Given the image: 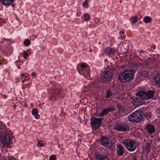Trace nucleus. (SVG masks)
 <instances>
[{
    "label": "nucleus",
    "instance_id": "obj_29",
    "mask_svg": "<svg viewBox=\"0 0 160 160\" xmlns=\"http://www.w3.org/2000/svg\"><path fill=\"white\" fill-rule=\"evenodd\" d=\"M82 5L83 7L87 8L88 7V0H85V1L83 2Z\"/></svg>",
    "mask_w": 160,
    "mask_h": 160
},
{
    "label": "nucleus",
    "instance_id": "obj_31",
    "mask_svg": "<svg viewBox=\"0 0 160 160\" xmlns=\"http://www.w3.org/2000/svg\"><path fill=\"white\" fill-rule=\"evenodd\" d=\"M38 113V110L37 109H33L32 111V114L33 115H35Z\"/></svg>",
    "mask_w": 160,
    "mask_h": 160
},
{
    "label": "nucleus",
    "instance_id": "obj_15",
    "mask_svg": "<svg viewBox=\"0 0 160 160\" xmlns=\"http://www.w3.org/2000/svg\"><path fill=\"white\" fill-rule=\"evenodd\" d=\"M95 157L96 159L98 160H104L108 159L107 155L102 154L99 153H96Z\"/></svg>",
    "mask_w": 160,
    "mask_h": 160
},
{
    "label": "nucleus",
    "instance_id": "obj_50",
    "mask_svg": "<svg viewBox=\"0 0 160 160\" xmlns=\"http://www.w3.org/2000/svg\"><path fill=\"white\" fill-rule=\"evenodd\" d=\"M89 51H90V52H91V49H90Z\"/></svg>",
    "mask_w": 160,
    "mask_h": 160
},
{
    "label": "nucleus",
    "instance_id": "obj_45",
    "mask_svg": "<svg viewBox=\"0 0 160 160\" xmlns=\"http://www.w3.org/2000/svg\"><path fill=\"white\" fill-rule=\"evenodd\" d=\"M24 80H22V82L23 83L24 82L25 80H27L26 79V78H24Z\"/></svg>",
    "mask_w": 160,
    "mask_h": 160
},
{
    "label": "nucleus",
    "instance_id": "obj_6",
    "mask_svg": "<svg viewBox=\"0 0 160 160\" xmlns=\"http://www.w3.org/2000/svg\"><path fill=\"white\" fill-rule=\"evenodd\" d=\"M103 118L92 117L91 119V124L93 129H98L101 125Z\"/></svg>",
    "mask_w": 160,
    "mask_h": 160
},
{
    "label": "nucleus",
    "instance_id": "obj_7",
    "mask_svg": "<svg viewBox=\"0 0 160 160\" xmlns=\"http://www.w3.org/2000/svg\"><path fill=\"white\" fill-rule=\"evenodd\" d=\"M114 128L118 131L126 132L129 130L128 126L125 122H119L117 124Z\"/></svg>",
    "mask_w": 160,
    "mask_h": 160
},
{
    "label": "nucleus",
    "instance_id": "obj_36",
    "mask_svg": "<svg viewBox=\"0 0 160 160\" xmlns=\"http://www.w3.org/2000/svg\"><path fill=\"white\" fill-rule=\"evenodd\" d=\"M117 107L118 108V109L119 110V112H120V110L122 108V106L120 104L118 103L117 105Z\"/></svg>",
    "mask_w": 160,
    "mask_h": 160
},
{
    "label": "nucleus",
    "instance_id": "obj_12",
    "mask_svg": "<svg viewBox=\"0 0 160 160\" xmlns=\"http://www.w3.org/2000/svg\"><path fill=\"white\" fill-rule=\"evenodd\" d=\"M79 73L83 75L86 78L88 79L91 78L89 68H87L84 70H78Z\"/></svg>",
    "mask_w": 160,
    "mask_h": 160
},
{
    "label": "nucleus",
    "instance_id": "obj_16",
    "mask_svg": "<svg viewBox=\"0 0 160 160\" xmlns=\"http://www.w3.org/2000/svg\"><path fill=\"white\" fill-rule=\"evenodd\" d=\"M117 153L120 156L122 155L124 152V150L123 147L120 144L117 145Z\"/></svg>",
    "mask_w": 160,
    "mask_h": 160
},
{
    "label": "nucleus",
    "instance_id": "obj_40",
    "mask_svg": "<svg viewBox=\"0 0 160 160\" xmlns=\"http://www.w3.org/2000/svg\"><path fill=\"white\" fill-rule=\"evenodd\" d=\"M35 115V117L37 119H39L40 117L39 115L38 114H36V115Z\"/></svg>",
    "mask_w": 160,
    "mask_h": 160
},
{
    "label": "nucleus",
    "instance_id": "obj_27",
    "mask_svg": "<svg viewBox=\"0 0 160 160\" xmlns=\"http://www.w3.org/2000/svg\"><path fill=\"white\" fill-rule=\"evenodd\" d=\"M4 131V132H6L5 127L3 126L2 125H1L0 124V135L1 134V131Z\"/></svg>",
    "mask_w": 160,
    "mask_h": 160
},
{
    "label": "nucleus",
    "instance_id": "obj_30",
    "mask_svg": "<svg viewBox=\"0 0 160 160\" xmlns=\"http://www.w3.org/2000/svg\"><path fill=\"white\" fill-rule=\"evenodd\" d=\"M144 116L147 119H148L151 117V113L149 112H146L144 114Z\"/></svg>",
    "mask_w": 160,
    "mask_h": 160
},
{
    "label": "nucleus",
    "instance_id": "obj_9",
    "mask_svg": "<svg viewBox=\"0 0 160 160\" xmlns=\"http://www.w3.org/2000/svg\"><path fill=\"white\" fill-rule=\"evenodd\" d=\"M61 91L59 88H56L52 90L50 93V99L52 100H54L58 97V95L61 93Z\"/></svg>",
    "mask_w": 160,
    "mask_h": 160
},
{
    "label": "nucleus",
    "instance_id": "obj_13",
    "mask_svg": "<svg viewBox=\"0 0 160 160\" xmlns=\"http://www.w3.org/2000/svg\"><path fill=\"white\" fill-rule=\"evenodd\" d=\"M116 52V50L115 48L110 47H107L103 51L104 53L108 56L114 54Z\"/></svg>",
    "mask_w": 160,
    "mask_h": 160
},
{
    "label": "nucleus",
    "instance_id": "obj_17",
    "mask_svg": "<svg viewBox=\"0 0 160 160\" xmlns=\"http://www.w3.org/2000/svg\"><path fill=\"white\" fill-rule=\"evenodd\" d=\"M156 83L160 85V73H158L153 78Z\"/></svg>",
    "mask_w": 160,
    "mask_h": 160
},
{
    "label": "nucleus",
    "instance_id": "obj_21",
    "mask_svg": "<svg viewBox=\"0 0 160 160\" xmlns=\"http://www.w3.org/2000/svg\"><path fill=\"white\" fill-rule=\"evenodd\" d=\"M149 63L147 62H145L143 63H134V67L135 68H137L138 67H139L142 65H147L149 64Z\"/></svg>",
    "mask_w": 160,
    "mask_h": 160
},
{
    "label": "nucleus",
    "instance_id": "obj_22",
    "mask_svg": "<svg viewBox=\"0 0 160 160\" xmlns=\"http://www.w3.org/2000/svg\"><path fill=\"white\" fill-rule=\"evenodd\" d=\"M145 150L148 153L151 150V144L150 143H146L145 147Z\"/></svg>",
    "mask_w": 160,
    "mask_h": 160
},
{
    "label": "nucleus",
    "instance_id": "obj_47",
    "mask_svg": "<svg viewBox=\"0 0 160 160\" xmlns=\"http://www.w3.org/2000/svg\"><path fill=\"white\" fill-rule=\"evenodd\" d=\"M128 46H126V50H127V49H128Z\"/></svg>",
    "mask_w": 160,
    "mask_h": 160
},
{
    "label": "nucleus",
    "instance_id": "obj_3",
    "mask_svg": "<svg viewBox=\"0 0 160 160\" xmlns=\"http://www.w3.org/2000/svg\"><path fill=\"white\" fill-rule=\"evenodd\" d=\"M123 143L127 149L129 151H133L136 149L137 144L134 140L125 139L123 141Z\"/></svg>",
    "mask_w": 160,
    "mask_h": 160
},
{
    "label": "nucleus",
    "instance_id": "obj_48",
    "mask_svg": "<svg viewBox=\"0 0 160 160\" xmlns=\"http://www.w3.org/2000/svg\"><path fill=\"white\" fill-rule=\"evenodd\" d=\"M123 32H123V31H121L120 32V33H123Z\"/></svg>",
    "mask_w": 160,
    "mask_h": 160
},
{
    "label": "nucleus",
    "instance_id": "obj_44",
    "mask_svg": "<svg viewBox=\"0 0 160 160\" xmlns=\"http://www.w3.org/2000/svg\"><path fill=\"white\" fill-rule=\"evenodd\" d=\"M139 52L140 53H143L144 51L143 50H141L139 51Z\"/></svg>",
    "mask_w": 160,
    "mask_h": 160
},
{
    "label": "nucleus",
    "instance_id": "obj_49",
    "mask_svg": "<svg viewBox=\"0 0 160 160\" xmlns=\"http://www.w3.org/2000/svg\"><path fill=\"white\" fill-rule=\"evenodd\" d=\"M0 60H1V56H0Z\"/></svg>",
    "mask_w": 160,
    "mask_h": 160
},
{
    "label": "nucleus",
    "instance_id": "obj_19",
    "mask_svg": "<svg viewBox=\"0 0 160 160\" xmlns=\"http://www.w3.org/2000/svg\"><path fill=\"white\" fill-rule=\"evenodd\" d=\"M152 18L149 16H146L143 19V21L145 23H148L152 21Z\"/></svg>",
    "mask_w": 160,
    "mask_h": 160
},
{
    "label": "nucleus",
    "instance_id": "obj_24",
    "mask_svg": "<svg viewBox=\"0 0 160 160\" xmlns=\"http://www.w3.org/2000/svg\"><path fill=\"white\" fill-rule=\"evenodd\" d=\"M83 16L84 18V21H88L89 20L90 18L89 15L87 13L84 14L83 15Z\"/></svg>",
    "mask_w": 160,
    "mask_h": 160
},
{
    "label": "nucleus",
    "instance_id": "obj_39",
    "mask_svg": "<svg viewBox=\"0 0 160 160\" xmlns=\"http://www.w3.org/2000/svg\"><path fill=\"white\" fill-rule=\"evenodd\" d=\"M31 75L32 77H36V74L35 72H33L31 73Z\"/></svg>",
    "mask_w": 160,
    "mask_h": 160
},
{
    "label": "nucleus",
    "instance_id": "obj_18",
    "mask_svg": "<svg viewBox=\"0 0 160 160\" xmlns=\"http://www.w3.org/2000/svg\"><path fill=\"white\" fill-rule=\"evenodd\" d=\"M15 0H0L2 3L5 5H10Z\"/></svg>",
    "mask_w": 160,
    "mask_h": 160
},
{
    "label": "nucleus",
    "instance_id": "obj_37",
    "mask_svg": "<svg viewBox=\"0 0 160 160\" xmlns=\"http://www.w3.org/2000/svg\"><path fill=\"white\" fill-rule=\"evenodd\" d=\"M31 84V83H29L28 84H25L24 86H22V88L23 90H24L25 88H26V87H28L29 86L30 84Z\"/></svg>",
    "mask_w": 160,
    "mask_h": 160
},
{
    "label": "nucleus",
    "instance_id": "obj_2",
    "mask_svg": "<svg viewBox=\"0 0 160 160\" xmlns=\"http://www.w3.org/2000/svg\"><path fill=\"white\" fill-rule=\"evenodd\" d=\"M134 72L131 70H124L120 73L118 78L119 81L123 83L128 82L133 78Z\"/></svg>",
    "mask_w": 160,
    "mask_h": 160
},
{
    "label": "nucleus",
    "instance_id": "obj_1",
    "mask_svg": "<svg viewBox=\"0 0 160 160\" xmlns=\"http://www.w3.org/2000/svg\"><path fill=\"white\" fill-rule=\"evenodd\" d=\"M155 92L152 90H149L146 92L143 91H139L136 93V97L132 100V103L135 106L141 105L143 100H149L152 98Z\"/></svg>",
    "mask_w": 160,
    "mask_h": 160
},
{
    "label": "nucleus",
    "instance_id": "obj_42",
    "mask_svg": "<svg viewBox=\"0 0 160 160\" xmlns=\"http://www.w3.org/2000/svg\"><path fill=\"white\" fill-rule=\"evenodd\" d=\"M151 61L152 62H155L156 61V59H153L152 58V59Z\"/></svg>",
    "mask_w": 160,
    "mask_h": 160
},
{
    "label": "nucleus",
    "instance_id": "obj_35",
    "mask_svg": "<svg viewBox=\"0 0 160 160\" xmlns=\"http://www.w3.org/2000/svg\"><path fill=\"white\" fill-rule=\"evenodd\" d=\"M38 146L39 147H43L44 144L41 141H39L38 143Z\"/></svg>",
    "mask_w": 160,
    "mask_h": 160
},
{
    "label": "nucleus",
    "instance_id": "obj_11",
    "mask_svg": "<svg viewBox=\"0 0 160 160\" xmlns=\"http://www.w3.org/2000/svg\"><path fill=\"white\" fill-rule=\"evenodd\" d=\"M100 84V82L99 83H98L96 82L95 83H92L88 85V89L87 90L86 88H85L84 90L85 92H90L91 91L93 92L95 91H96L97 88L99 87Z\"/></svg>",
    "mask_w": 160,
    "mask_h": 160
},
{
    "label": "nucleus",
    "instance_id": "obj_32",
    "mask_svg": "<svg viewBox=\"0 0 160 160\" xmlns=\"http://www.w3.org/2000/svg\"><path fill=\"white\" fill-rule=\"evenodd\" d=\"M56 158L54 155H51L49 158V160H56Z\"/></svg>",
    "mask_w": 160,
    "mask_h": 160
},
{
    "label": "nucleus",
    "instance_id": "obj_10",
    "mask_svg": "<svg viewBox=\"0 0 160 160\" xmlns=\"http://www.w3.org/2000/svg\"><path fill=\"white\" fill-rule=\"evenodd\" d=\"M101 144L106 148H110L112 144L109 142L108 138L102 136L100 139Z\"/></svg>",
    "mask_w": 160,
    "mask_h": 160
},
{
    "label": "nucleus",
    "instance_id": "obj_46",
    "mask_svg": "<svg viewBox=\"0 0 160 160\" xmlns=\"http://www.w3.org/2000/svg\"><path fill=\"white\" fill-rule=\"evenodd\" d=\"M133 160H136V158L135 157L133 158Z\"/></svg>",
    "mask_w": 160,
    "mask_h": 160
},
{
    "label": "nucleus",
    "instance_id": "obj_5",
    "mask_svg": "<svg viewBox=\"0 0 160 160\" xmlns=\"http://www.w3.org/2000/svg\"><path fill=\"white\" fill-rule=\"evenodd\" d=\"M3 132V131L1 132L0 139L5 146H8L11 143V139L7 131L5 132Z\"/></svg>",
    "mask_w": 160,
    "mask_h": 160
},
{
    "label": "nucleus",
    "instance_id": "obj_38",
    "mask_svg": "<svg viewBox=\"0 0 160 160\" xmlns=\"http://www.w3.org/2000/svg\"><path fill=\"white\" fill-rule=\"evenodd\" d=\"M104 115L103 112L102 111L101 113H100L98 114V117H102Z\"/></svg>",
    "mask_w": 160,
    "mask_h": 160
},
{
    "label": "nucleus",
    "instance_id": "obj_43",
    "mask_svg": "<svg viewBox=\"0 0 160 160\" xmlns=\"http://www.w3.org/2000/svg\"><path fill=\"white\" fill-rule=\"evenodd\" d=\"M21 76H24V77L26 78H27V77H28V76H24V74H22L21 75Z\"/></svg>",
    "mask_w": 160,
    "mask_h": 160
},
{
    "label": "nucleus",
    "instance_id": "obj_8",
    "mask_svg": "<svg viewBox=\"0 0 160 160\" xmlns=\"http://www.w3.org/2000/svg\"><path fill=\"white\" fill-rule=\"evenodd\" d=\"M112 73L111 71H106L103 75V76L101 77V79L103 82H109L111 81Z\"/></svg>",
    "mask_w": 160,
    "mask_h": 160
},
{
    "label": "nucleus",
    "instance_id": "obj_34",
    "mask_svg": "<svg viewBox=\"0 0 160 160\" xmlns=\"http://www.w3.org/2000/svg\"><path fill=\"white\" fill-rule=\"evenodd\" d=\"M102 111L103 112L104 115L108 114L109 112L107 108L103 109Z\"/></svg>",
    "mask_w": 160,
    "mask_h": 160
},
{
    "label": "nucleus",
    "instance_id": "obj_25",
    "mask_svg": "<svg viewBox=\"0 0 160 160\" xmlns=\"http://www.w3.org/2000/svg\"><path fill=\"white\" fill-rule=\"evenodd\" d=\"M23 43L25 46H28L31 43L30 41L28 39H26L24 41Z\"/></svg>",
    "mask_w": 160,
    "mask_h": 160
},
{
    "label": "nucleus",
    "instance_id": "obj_28",
    "mask_svg": "<svg viewBox=\"0 0 160 160\" xmlns=\"http://www.w3.org/2000/svg\"><path fill=\"white\" fill-rule=\"evenodd\" d=\"M137 16H132L131 18V19H132V23H135L137 21Z\"/></svg>",
    "mask_w": 160,
    "mask_h": 160
},
{
    "label": "nucleus",
    "instance_id": "obj_26",
    "mask_svg": "<svg viewBox=\"0 0 160 160\" xmlns=\"http://www.w3.org/2000/svg\"><path fill=\"white\" fill-rule=\"evenodd\" d=\"M107 109L108 111V112H112L113 111L115 110V107L114 106H112L110 107H109L108 108H107Z\"/></svg>",
    "mask_w": 160,
    "mask_h": 160
},
{
    "label": "nucleus",
    "instance_id": "obj_23",
    "mask_svg": "<svg viewBox=\"0 0 160 160\" xmlns=\"http://www.w3.org/2000/svg\"><path fill=\"white\" fill-rule=\"evenodd\" d=\"M80 67V68L78 70H84L86 69L87 68H89L87 66L86 64L84 63L81 64Z\"/></svg>",
    "mask_w": 160,
    "mask_h": 160
},
{
    "label": "nucleus",
    "instance_id": "obj_4",
    "mask_svg": "<svg viewBox=\"0 0 160 160\" xmlns=\"http://www.w3.org/2000/svg\"><path fill=\"white\" fill-rule=\"evenodd\" d=\"M142 120L141 113L140 111H135L128 116V120L130 122H138Z\"/></svg>",
    "mask_w": 160,
    "mask_h": 160
},
{
    "label": "nucleus",
    "instance_id": "obj_41",
    "mask_svg": "<svg viewBox=\"0 0 160 160\" xmlns=\"http://www.w3.org/2000/svg\"><path fill=\"white\" fill-rule=\"evenodd\" d=\"M95 22L96 23H98L99 21V20L98 18H96L95 19Z\"/></svg>",
    "mask_w": 160,
    "mask_h": 160
},
{
    "label": "nucleus",
    "instance_id": "obj_33",
    "mask_svg": "<svg viewBox=\"0 0 160 160\" xmlns=\"http://www.w3.org/2000/svg\"><path fill=\"white\" fill-rule=\"evenodd\" d=\"M29 56V55L28 53L26 52L25 51H24L23 53V57L24 58H26L27 57Z\"/></svg>",
    "mask_w": 160,
    "mask_h": 160
},
{
    "label": "nucleus",
    "instance_id": "obj_20",
    "mask_svg": "<svg viewBox=\"0 0 160 160\" xmlns=\"http://www.w3.org/2000/svg\"><path fill=\"white\" fill-rule=\"evenodd\" d=\"M113 94L112 92L110 89H108L106 91V97L107 98H109Z\"/></svg>",
    "mask_w": 160,
    "mask_h": 160
},
{
    "label": "nucleus",
    "instance_id": "obj_14",
    "mask_svg": "<svg viewBox=\"0 0 160 160\" xmlns=\"http://www.w3.org/2000/svg\"><path fill=\"white\" fill-rule=\"evenodd\" d=\"M145 128L149 134H152L155 131L154 126L151 124H147L145 127Z\"/></svg>",
    "mask_w": 160,
    "mask_h": 160
}]
</instances>
